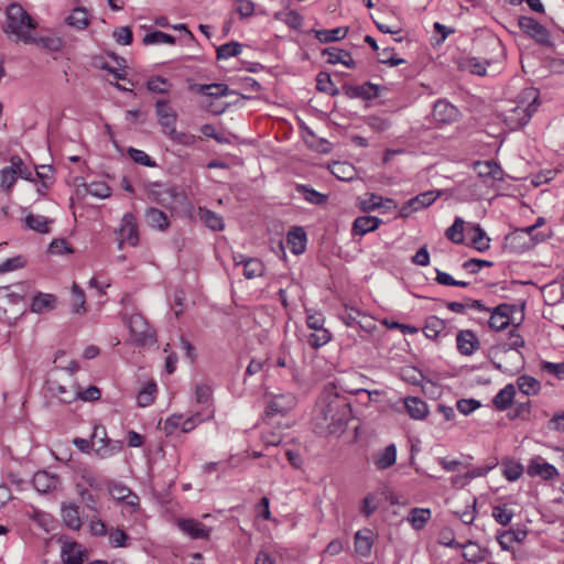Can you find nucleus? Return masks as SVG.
<instances>
[{
	"instance_id": "obj_50",
	"label": "nucleus",
	"mask_w": 564,
	"mask_h": 564,
	"mask_svg": "<svg viewBox=\"0 0 564 564\" xmlns=\"http://www.w3.org/2000/svg\"><path fill=\"white\" fill-rule=\"evenodd\" d=\"M156 392V384L153 382L148 383L138 394L137 401L140 406H148L154 401Z\"/></svg>"
},
{
	"instance_id": "obj_40",
	"label": "nucleus",
	"mask_w": 564,
	"mask_h": 564,
	"mask_svg": "<svg viewBox=\"0 0 564 564\" xmlns=\"http://www.w3.org/2000/svg\"><path fill=\"white\" fill-rule=\"evenodd\" d=\"M517 384L519 390L525 395L536 394L541 388L540 382L530 376H520Z\"/></svg>"
},
{
	"instance_id": "obj_49",
	"label": "nucleus",
	"mask_w": 564,
	"mask_h": 564,
	"mask_svg": "<svg viewBox=\"0 0 564 564\" xmlns=\"http://www.w3.org/2000/svg\"><path fill=\"white\" fill-rule=\"evenodd\" d=\"M241 52V44L235 41L223 44L217 48V58H229L239 55Z\"/></svg>"
},
{
	"instance_id": "obj_51",
	"label": "nucleus",
	"mask_w": 564,
	"mask_h": 564,
	"mask_svg": "<svg viewBox=\"0 0 564 564\" xmlns=\"http://www.w3.org/2000/svg\"><path fill=\"white\" fill-rule=\"evenodd\" d=\"M513 516V511L507 506H496L492 509L494 519L501 525H508L511 522Z\"/></svg>"
},
{
	"instance_id": "obj_37",
	"label": "nucleus",
	"mask_w": 564,
	"mask_h": 564,
	"mask_svg": "<svg viewBox=\"0 0 564 564\" xmlns=\"http://www.w3.org/2000/svg\"><path fill=\"white\" fill-rule=\"evenodd\" d=\"M467 231V228H466ZM465 221L460 217H456L454 224L446 229V237L454 243H463L465 240Z\"/></svg>"
},
{
	"instance_id": "obj_9",
	"label": "nucleus",
	"mask_w": 564,
	"mask_h": 564,
	"mask_svg": "<svg viewBox=\"0 0 564 564\" xmlns=\"http://www.w3.org/2000/svg\"><path fill=\"white\" fill-rule=\"evenodd\" d=\"M30 306L28 310L35 314H44L54 311L57 306V297L51 293L35 291L31 283Z\"/></svg>"
},
{
	"instance_id": "obj_27",
	"label": "nucleus",
	"mask_w": 564,
	"mask_h": 564,
	"mask_svg": "<svg viewBox=\"0 0 564 564\" xmlns=\"http://www.w3.org/2000/svg\"><path fill=\"white\" fill-rule=\"evenodd\" d=\"M467 234H471V246L482 252L489 249L490 238L487 237L485 230L479 225H469L467 227Z\"/></svg>"
},
{
	"instance_id": "obj_32",
	"label": "nucleus",
	"mask_w": 564,
	"mask_h": 564,
	"mask_svg": "<svg viewBox=\"0 0 564 564\" xmlns=\"http://www.w3.org/2000/svg\"><path fill=\"white\" fill-rule=\"evenodd\" d=\"M348 32V28H336L333 30H311L321 43H329L344 39Z\"/></svg>"
},
{
	"instance_id": "obj_55",
	"label": "nucleus",
	"mask_w": 564,
	"mask_h": 564,
	"mask_svg": "<svg viewBox=\"0 0 564 564\" xmlns=\"http://www.w3.org/2000/svg\"><path fill=\"white\" fill-rule=\"evenodd\" d=\"M10 163L13 164V167L18 171V177H21L26 181L33 182V173L28 169L24 164L23 160L19 155H12L10 158Z\"/></svg>"
},
{
	"instance_id": "obj_26",
	"label": "nucleus",
	"mask_w": 564,
	"mask_h": 564,
	"mask_svg": "<svg viewBox=\"0 0 564 564\" xmlns=\"http://www.w3.org/2000/svg\"><path fill=\"white\" fill-rule=\"evenodd\" d=\"M288 243L294 254H301L306 248V234L302 227H294L288 234Z\"/></svg>"
},
{
	"instance_id": "obj_10",
	"label": "nucleus",
	"mask_w": 564,
	"mask_h": 564,
	"mask_svg": "<svg viewBox=\"0 0 564 564\" xmlns=\"http://www.w3.org/2000/svg\"><path fill=\"white\" fill-rule=\"evenodd\" d=\"M46 384L51 394L63 403H72L78 399L79 388L73 382L64 384L56 379H48Z\"/></svg>"
},
{
	"instance_id": "obj_3",
	"label": "nucleus",
	"mask_w": 564,
	"mask_h": 564,
	"mask_svg": "<svg viewBox=\"0 0 564 564\" xmlns=\"http://www.w3.org/2000/svg\"><path fill=\"white\" fill-rule=\"evenodd\" d=\"M36 28V22L20 3H11L6 10V23L2 26L7 35L15 36V41L31 44V32Z\"/></svg>"
},
{
	"instance_id": "obj_62",
	"label": "nucleus",
	"mask_w": 564,
	"mask_h": 564,
	"mask_svg": "<svg viewBox=\"0 0 564 564\" xmlns=\"http://www.w3.org/2000/svg\"><path fill=\"white\" fill-rule=\"evenodd\" d=\"M25 264L24 259L21 256H17L10 259H7L0 264V273H7L10 271H14L17 269L23 268Z\"/></svg>"
},
{
	"instance_id": "obj_38",
	"label": "nucleus",
	"mask_w": 564,
	"mask_h": 564,
	"mask_svg": "<svg viewBox=\"0 0 564 564\" xmlns=\"http://www.w3.org/2000/svg\"><path fill=\"white\" fill-rule=\"evenodd\" d=\"M25 226L40 234H47L50 231L48 224L51 223L46 217L42 215L30 214L24 219Z\"/></svg>"
},
{
	"instance_id": "obj_20",
	"label": "nucleus",
	"mask_w": 564,
	"mask_h": 564,
	"mask_svg": "<svg viewBox=\"0 0 564 564\" xmlns=\"http://www.w3.org/2000/svg\"><path fill=\"white\" fill-rule=\"evenodd\" d=\"M458 350L465 355H471L479 346L476 335L471 330H460L456 337Z\"/></svg>"
},
{
	"instance_id": "obj_11",
	"label": "nucleus",
	"mask_w": 564,
	"mask_h": 564,
	"mask_svg": "<svg viewBox=\"0 0 564 564\" xmlns=\"http://www.w3.org/2000/svg\"><path fill=\"white\" fill-rule=\"evenodd\" d=\"M296 404V399L293 394H279L274 395L267 404L265 414L268 416L276 414H286Z\"/></svg>"
},
{
	"instance_id": "obj_8",
	"label": "nucleus",
	"mask_w": 564,
	"mask_h": 564,
	"mask_svg": "<svg viewBox=\"0 0 564 564\" xmlns=\"http://www.w3.org/2000/svg\"><path fill=\"white\" fill-rule=\"evenodd\" d=\"M117 240L119 248L121 249L123 243L129 246H137L139 241L138 227L135 217L131 213H127L122 217L121 226L116 230Z\"/></svg>"
},
{
	"instance_id": "obj_58",
	"label": "nucleus",
	"mask_w": 564,
	"mask_h": 564,
	"mask_svg": "<svg viewBox=\"0 0 564 564\" xmlns=\"http://www.w3.org/2000/svg\"><path fill=\"white\" fill-rule=\"evenodd\" d=\"M72 292L74 296V313L79 314L86 312L84 291L76 283H73Z\"/></svg>"
},
{
	"instance_id": "obj_6",
	"label": "nucleus",
	"mask_w": 564,
	"mask_h": 564,
	"mask_svg": "<svg viewBox=\"0 0 564 564\" xmlns=\"http://www.w3.org/2000/svg\"><path fill=\"white\" fill-rule=\"evenodd\" d=\"M91 444L95 454L100 458L110 457L122 449V442L108 438L106 429L98 425L94 429Z\"/></svg>"
},
{
	"instance_id": "obj_41",
	"label": "nucleus",
	"mask_w": 564,
	"mask_h": 564,
	"mask_svg": "<svg viewBox=\"0 0 564 564\" xmlns=\"http://www.w3.org/2000/svg\"><path fill=\"white\" fill-rule=\"evenodd\" d=\"M197 91L209 97H223L230 94L229 88L225 84L197 85Z\"/></svg>"
},
{
	"instance_id": "obj_64",
	"label": "nucleus",
	"mask_w": 564,
	"mask_h": 564,
	"mask_svg": "<svg viewBox=\"0 0 564 564\" xmlns=\"http://www.w3.org/2000/svg\"><path fill=\"white\" fill-rule=\"evenodd\" d=\"M456 406L462 414L468 415L480 406V402L475 399H460Z\"/></svg>"
},
{
	"instance_id": "obj_22",
	"label": "nucleus",
	"mask_w": 564,
	"mask_h": 564,
	"mask_svg": "<svg viewBox=\"0 0 564 564\" xmlns=\"http://www.w3.org/2000/svg\"><path fill=\"white\" fill-rule=\"evenodd\" d=\"M322 55L327 56V63L333 65L340 63L349 68H354L356 66L351 54L345 50L328 47L322 51Z\"/></svg>"
},
{
	"instance_id": "obj_36",
	"label": "nucleus",
	"mask_w": 564,
	"mask_h": 564,
	"mask_svg": "<svg viewBox=\"0 0 564 564\" xmlns=\"http://www.w3.org/2000/svg\"><path fill=\"white\" fill-rule=\"evenodd\" d=\"M68 25L74 26L78 30H84L89 24V14L84 8H76L72 14L66 18Z\"/></svg>"
},
{
	"instance_id": "obj_30",
	"label": "nucleus",
	"mask_w": 564,
	"mask_h": 564,
	"mask_svg": "<svg viewBox=\"0 0 564 564\" xmlns=\"http://www.w3.org/2000/svg\"><path fill=\"white\" fill-rule=\"evenodd\" d=\"M514 395L516 387L509 383L495 395L492 403L500 411L507 410L511 405Z\"/></svg>"
},
{
	"instance_id": "obj_23",
	"label": "nucleus",
	"mask_w": 564,
	"mask_h": 564,
	"mask_svg": "<svg viewBox=\"0 0 564 564\" xmlns=\"http://www.w3.org/2000/svg\"><path fill=\"white\" fill-rule=\"evenodd\" d=\"M32 482L36 491L46 494L56 488L58 479L45 470H40L34 474Z\"/></svg>"
},
{
	"instance_id": "obj_31",
	"label": "nucleus",
	"mask_w": 564,
	"mask_h": 564,
	"mask_svg": "<svg viewBox=\"0 0 564 564\" xmlns=\"http://www.w3.org/2000/svg\"><path fill=\"white\" fill-rule=\"evenodd\" d=\"M145 219L149 226L161 231H164L170 226V221L167 219L166 214L154 207H150L147 209Z\"/></svg>"
},
{
	"instance_id": "obj_28",
	"label": "nucleus",
	"mask_w": 564,
	"mask_h": 564,
	"mask_svg": "<svg viewBox=\"0 0 564 564\" xmlns=\"http://www.w3.org/2000/svg\"><path fill=\"white\" fill-rule=\"evenodd\" d=\"M381 223V219L372 216H360L355 219L352 224V232L358 236H364L367 232L376 230Z\"/></svg>"
},
{
	"instance_id": "obj_52",
	"label": "nucleus",
	"mask_w": 564,
	"mask_h": 564,
	"mask_svg": "<svg viewBox=\"0 0 564 564\" xmlns=\"http://www.w3.org/2000/svg\"><path fill=\"white\" fill-rule=\"evenodd\" d=\"M359 316H361V312L359 310L346 306L344 312L340 314V319L347 326H354L355 324H358L361 328H365L366 326L362 324V322L358 321Z\"/></svg>"
},
{
	"instance_id": "obj_45",
	"label": "nucleus",
	"mask_w": 564,
	"mask_h": 564,
	"mask_svg": "<svg viewBox=\"0 0 564 564\" xmlns=\"http://www.w3.org/2000/svg\"><path fill=\"white\" fill-rule=\"evenodd\" d=\"M142 43L144 45H152V44H174L175 37L171 34L164 33L162 31H152L143 36Z\"/></svg>"
},
{
	"instance_id": "obj_21",
	"label": "nucleus",
	"mask_w": 564,
	"mask_h": 564,
	"mask_svg": "<svg viewBox=\"0 0 564 564\" xmlns=\"http://www.w3.org/2000/svg\"><path fill=\"white\" fill-rule=\"evenodd\" d=\"M511 306L502 304L497 306L489 318V326L492 329H505L510 323Z\"/></svg>"
},
{
	"instance_id": "obj_47",
	"label": "nucleus",
	"mask_w": 564,
	"mask_h": 564,
	"mask_svg": "<svg viewBox=\"0 0 564 564\" xmlns=\"http://www.w3.org/2000/svg\"><path fill=\"white\" fill-rule=\"evenodd\" d=\"M332 339V335L328 329L322 328L319 330H316V333H313L308 336L307 343L312 348H319L324 345H326Z\"/></svg>"
},
{
	"instance_id": "obj_44",
	"label": "nucleus",
	"mask_w": 564,
	"mask_h": 564,
	"mask_svg": "<svg viewBox=\"0 0 564 564\" xmlns=\"http://www.w3.org/2000/svg\"><path fill=\"white\" fill-rule=\"evenodd\" d=\"M332 174L341 181L352 180L355 175V169L351 164L346 162H335L330 166Z\"/></svg>"
},
{
	"instance_id": "obj_53",
	"label": "nucleus",
	"mask_w": 564,
	"mask_h": 564,
	"mask_svg": "<svg viewBox=\"0 0 564 564\" xmlns=\"http://www.w3.org/2000/svg\"><path fill=\"white\" fill-rule=\"evenodd\" d=\"M170 87H171V84L169 83V80L161 76L150 78L147 82V88L150 91L158 93V94H166L169 91Z\"/></svg>"
},
{
	"instance_id": "obj_35",
	"label": "nucleus",
	"mask_w": 564,
	"mask_h": 564,
	"mask_svg": "<svg viewBox=\"0 0 564 564\" xmlns=\"http://www.w3.org/2000/svg\"><path fill=\"white\" fill-rule=\"evenodd\" d=\"M18 180V171L11 163L0 171V187L3 192L10 193Z\"/></svg>"
},
{
	"instance_id": "obj_60",
	"label": "nucleus",
	"mask_w": 564,
	"mask_h": 564,
	"mask_svg": "<svg viewBox=\"0 0 564 564\" xmlns=\"http://www.w3.org/2000/svg\"><path fill=\"white\" fill-rule=\"evenodd\" d=\"M129 156L135 162L144 166L153 167L155 162L142 150L130 148L128 150Z\"/></svg>"
},
{
	"instance_id": "obj_25",
	"label": "nucleus",
	"mask_w": 564,
	"mask_h": 564,
	"mask_svg": "<svg viewBox=\"0 0 564 564\" xmlns=\"http://www.w3.org/2000/svg\"><path fill=\"white\" fill-rule=\"evenodd\" d=\"M474 170L481 178L501 180L502 171L500 166L494 161L476 162Z\"/></svg>"
},
{
	"instance_id": "obj_42",
	"label": "nucleus",
	"mask_w": 564,
	"mask_h": 564,
	"mask_svg": "<svg viewBox=\"0 0 564 564\" xmlns=\"http://www.w3.org/2000/svg\"><path fill=\"white\" fill-rule=\"evenodd\" d=\"M316 88L319 91L327 93L332 96L339 94V90L332 82L330 75L326 72H321L316 76Z\"/></svg>"
},
{
	"instance_id": "obj_43",
	"label": "nucleus",
	"mask_w": 564,
	"mask_h": 564,
	"mask_svg": "<svg viewBox=\"0 0 564 564\" xmlns=\"http://www.w3.org/2000/svg\"><path fill=\"white\" fill-rule=\"evenodd\" d=\"M296 191L304 196L305 200L314 205H323L327 202L326 195L318 193L315 189L307 187L306 185H296Z\"/></svg>"
},
{
	"instance_id": "obj_14",
	"label": "nucleus",
	"mask_w": 564,
	"mask_h": 564,
	"mask_svg": "<svg viewBox=\"0 0 564 564\" xmlns=\"http://www.w3.org/2000/svg\"><path fill=\"white\" fill-rule=\"evenodd\" d=\"M63 523L70 530L77 531L82 528L79 507L73 502H63L61 508Z\"/></svg>"
},
{
	"instance_id": "obj_2",
	"label": "nucleus",
	"mask_w": 564,
	"mask_h": 564,
	"mask_svg": "<svg viewBox=\"0 0 564 564\" xmlns=\"http://www.w3.org/2000/svg\"><path fill=\"white\" fill-rule=\"evenodd\" d=\"M31 282L0 286V318L13 324L28 312Z\"/></svg>"
},
{
	"instance_id": "obj_16",
	"label": "nucleus",
	"mask_w": 564,
	"mask_h": 564,
	"mask_svg": "<svg viewBox=\"0 0 564 564\" xmlns=\"http://www.w3.org/2000/svg\"><path fill=\"white\" fill-rule=\"evenodd\" d=\"M373 541V532L370 529L357 531L354 541L355 552L362 557H368L371 554Z\"/></svg>"
},
{
	"instance_id": "obj_17",
	"label": "nucleus",
	"mask_w": 564,
	"mask_h": 564,
	"mask_svg": "<svg viewBox=\"0 0 564 564\" xmlns=\"http://www.w3.org/2000/svg\"><path fill=\"white\" fill-rule=\"evenodd\" d=\"M528 473L531 476H540L541 478L549 480L557 475L556 468L546 463L542 457H534L528 465Z\"/></svg>"
},
{
	"instance_id": "obj_12",
	"label": "nucleus",
	"mask_w": 564,
	"mask_h": 564,
	"mask_svg": "<svg viewBox=\"0 0 564 564\" xmlns=\"http://www.w3.org/2000/svg\"><path fill=\"white\" fill-rule=\"evenodd\" d=\"M177 525L185 534L195 540L208 539L212 531L195 519H180Z\"/></svg>"
},
{
	"instance_id": "obj_56",
	"label": "nucleus",
	"mask_w": 564,
	"mask_h": 564,
	"mask_svg": "<svg viewBox=\"0 0 564 564\" xmlns=\"http://www.w3.org/2000/svg\"><path fill=\"white\" fill-rule=\"evenodd\" d=\"M86 189L88 194L98 198H107L111 193L110 187L104 182H91Z\"/></svg>"
},
{
	"instance_id": "obj_5",
	"label": "nucleus",
	"mask_w": 564,
	"mask_h": 564,
	"mask_svg": "<svg viewBox=\"0 0 564 564\" xmlns=\"http://www.w3.org/2000/svg\"><path fill=\"white\" fill-rule=\"evenodd\" d=\"M131 337L139 346L153 345L156 341L155 330L141 314H132L128 321Z\"/></svg>"
},
{
	"instance_id": "obj_34",
	"label": "nucleus",
	"mask_w": 564,
	"mask_h": 564,
	"mask_svg": "<svg viewBox=\"0 0 564 564\" xmlns=\"http://www.w3.org/2000/svg\"><path fill=\"white\" fill-rule=\"evenodd\" d=\"M199 219L212 230H223L225 227L224 219L215 212L207 208H199Z\"/></svg>"
},
{
	"instance_id": "obj_39",
	"label": "nucleus",
	"mask_w": 564,
	"mask_h": 564,
	"mask_svg": "<svg viewBox=\"0 0 564 564\" xmlns=\"http://www.w3.org/2000/svg\"><path fill=\"white\" fill-rule=\"evenodd\" d=\"M31 44H36L52 52H58L62 50L64 42L61 37L51 35V36H33V41Z\"/></svg>"
},
{
	"instance_id": "obj_59",
	"label": "nucleus",
	"mask_w": 564,
	"mask_h": 564,
	"mask_svg": "<svg viewBox=\"0 0 564 564\" xmlns=\"http://www.w3.org/2000/svg\"><path fill=\"white\" fill-rule=\"evenodd\" d=\"M116 42L120 45H130L133 40L132 30L129 26H120L112 34Z\"/></svg>"
},
{
	"instance_id": "obj_24",
	"label": "nucleus",
	"mask_w": 564,
	"mask_h": 564,
	"mask_svg": "<svg viewBox=\"0 0 564 564\" xmlns=\"http://www.w3.org/2000/svg\"><path fill=\"white\" fill-rule=\"evenodd\" d=\"M345 93L350 98L371 99L378 97V86L365 83L360 86H345Z\"/></svg>"
},
{
	"instance_id": "obj_61",
	"label": "nucleus",
	"mask_w": 564,
	"mask_h": 564,
	"mask_svg": "<svg viewBox=\"0 0 564 564\" xmlns=\"http://www.w3.org/2000/svg\"><path fill=\"white\" fill-rule=\"evenodd\" d=\"M171 140L175 143L191 147L196 142V137L188 132L171 131Z\"/></svg>"
},
{
	"instance_id": "obj_54",
	"label": "nucleus",
	"mask_w": 564,
	"mask_h": 564,
	"mask_svg": "<svg viewBox=\"0 0 564 564\" xmlns=\"http://www.w3.org/2000/svg\"><path fill=\"white\" fill-rule=\"evenodd\" d=\"M454 32L453 29L447 28L440 22L434 23V35L431 37V44L434 46L441 45L446 37Z\"/></svg>"
},
{
	"instance_id": "obj_18",
	"label": "nucleus",
	"mask_w": 564,
	"mask_h": 564,
	"mask_svg": "<svg viewBox=\"0 0 564 564\" xmlns=\"http://www.w3.org/2000/svg\"><path fill=\"white\" fill-rule=\"evenodd\" d=\"M397 447L394 444L386 446L383 449L378 451L372 456V462L377 469L384 470L395 464Z\"/></svg>"
},
{
	"instance_id": "obj_1",
	"label": "nucleus",
	"mask_w": 564,
	"mask_h": 564,
	"mask_svg": "<svg viewBox=\"0 0 564 564\" xmlns=\"http://www.w3.org/2000/svg\"><path fill=\"white\" fill-rule=\"evenodd\" d=\"M336 389V384H328L316 405L314 431L319 436L341 434L351 417L350 403Z\"/></svg>"
},
{
	"instance_id": "obj_15",
	"label": "nucleus",
	"mask_w": 564,
	"mask_h": 564,
	"mask_svg": "<svg viewBox=\"0 0 564 564\" xmlns=\"http://www.w3.org/2000/svg\"><path fill=\"white\" fill-rule=\"evenodd\" d=\"M432 117L436 122L449 123L457 119L458 110L447 101L440 100L433 107Z\"/></svg>"
},
{
	"instance_id": "obj_46",
	"label": "nucleus",
	"mask_w": 564,
	"mask_h": 564,
	"mask_svg": "<svg viewBox=\"0 0 564 564\" xmlns=\"http://www.w3.org/2000/svg\"><path fill=\"white\" fill-rule=\"evenodd\" d=\"M404 408L409 415L415 420L423 419L422 401L417 397H408L404 399Z\"/></svg>"
},
{
	"instance_id": "obj_33",
	"label": "nucleus",
	"mask_w": 564,
	"mask_h": 564,
	"mask_svg": "<svg viewBox=\"0 0 564 564\" xmlns=\"http://www.w3.org/2000/svg\"><path fill=\"white\" fill-rule=\"evenodd\" d=\"M240 262H243V275L247 279L261 276L264 272V265L261 260L257 258H245L240 256Z\"/></svg>"
},
{
	"instance_id": "obj_63",
	"label": "nucleus",
	"mask_w": 564,
	"mask_h": 564,
	"mask_svg": "<svg viewBox=\"0 0 564 564\" xmlns=\"http://www.w3.org/2000/svg\"><path fill=\"white\" fill-rule=\"evenodd\" d=\"M541 369L547 373L555 376L561 380H564V361L558 364L543 361L541 364Z\"/></svg>"
},
{
	"instance_id": "obj_48",
	"label": "nucleus",
	"mask_w": 564,
	"mask_h": 564,
	"mask_svg": "<svg viewBox=\"0 0 564 564\" xmlns=\"http://www.w3.org/2000/svg\"><path fill=\"white\" fill-rule=\"evenodd\" d=\"M402 380L412 383L421 384L423 382V372L413 366H405L401 369Z\"/></svg>"
},
{
	"instance_id": "obj_4",
	"label": "nucleus",
	"mask_w": 564,
	"mask_h": 564,
	"mask_svg": "<svg viewBox=\"0 0 564 564\" xmlns=\"http://www.w3.org/2000/svg\"><path fill=\"white\" fill-rule=\"evenodd\" d=\"M539 94L535 89H525L517 104L503 112L506 124L511 130H518L525 126L531 119L532 115L536 111L539 106Z\"/></svg>"
},
{
	"instance_id": "obj_19",
	"label": "nucleus",
	"mask_w": 564,
	"mask_h": 564,
	"mask_svg": "<svg viewBox=\"0 0 564 564\" xmlns=\"http://www.w3.org/2000/svg\"><path fill=\"white\" fill-rule=\"evenodd\" d=\"M155 112L162 128H171L177 120V113L169 105L167 100H158L155 104Z\"/></svg>"
},
{
	"instance_id": "obj_7",
	"label": "nucleus",
	"mask_w": 564,
	"mask_h": 564,
	"mask_svg": "<svg viewBox=\"0 0 564 564\" xmlns=\"http://www.w3.org/2000/svg\"><path fill=\"white\" fill-rule=\"evenodd\" d=\"M518 26L524 35L534 40L540 45L549 46L552 44L550 31L532 17L520 15Z\"/></svg>"
},
{
	"instance_id": "obj_57",
	"label": "nucleus",
	"mask_w": 564,
	"mask_h": 564,
	"mask_svg": "<svg viewBox=\"0 0 564 564\" xmlns=\"http://www.w3.org/2000/svg\"><path fill=\"white\" fill-rule=\"evenodd\" d=\"M77 492L89 510L98 512V499L95 495L83 488L80 484L77 485Z\"/></svg>"
},
{
	"instance_id": "obj_13",
	"label": "nucleus",
	"mask_w": 564,
	"mask_h": 564,
	"mask_svg": "<svg viewBox=\"0 0 564 564\" xmlns=\"http://www.w3.org/2000/svg\"><path fill=\"white\" fill-rule=\"evenodd\" d=\"M88 558L87 551L76 542H66L62 546V560L66 564H84Z\"/></svg>"
},
{
	"instance_id": "obj_29",
	"label": "nucleus",
	"mask_w": 564,
	"mask_h": 564,
	"mask_svg": "<svg viewBox=\"0 0 564 564\" xmlns=\"http://www.w3.org/2000/svg\"><path fill=\"white\" fill-rule=\"evenodd\" d=\"M445 336H447V332L443 319L436 316L425 318V337L438 339Z\"/></svg>"
}]
</instances>
